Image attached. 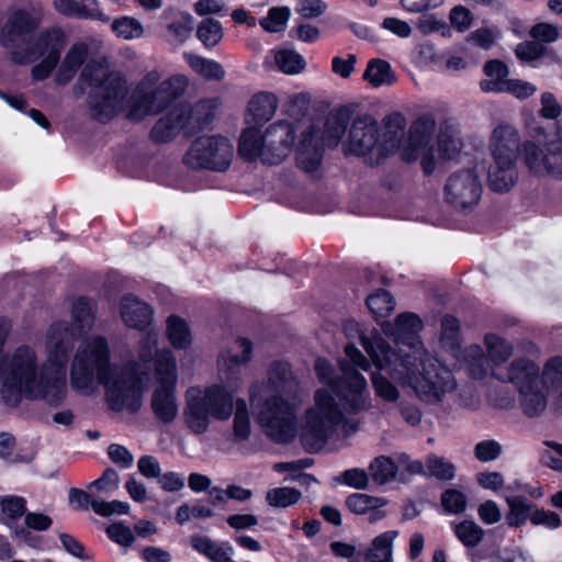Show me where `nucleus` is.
<instances>
[{
    "label": "nucleus",
    "mask_w": 562,
    "mask_h": 562,
    "mask_svg": "<svg viewBox=\"0 0 562 562\" xmlns=\"http://www.w3.org/2000/svg\"><path fill=\"white\" fill-rule=\"evenodd\" d=\"M278 99L273 93L259 92L248 102V121L257 125L268 122L276 113Z\"/></svg>",
    "instance_id": "33"
},
{
    "label": "nucleus",
    "mask_w": 562,
    "mask_h": 562,
    "mask_svg": "<svg viewBox=\"0 0 562 562\" xmlns=\"http://www.w3.org/2000/svg\"><path fill=\"white\" fill-rule=\"evenodd\" d=\"M158 333L154 329H149L146 336L139 341L138 347V359L144 364L154 361V367H157V356L168 349L158 350Z\"/></svg>",
    "instance_id": "54"
},
{
    "label": "nucleus",
    "mask_w": 562,
    "mask_h": 562,
    "mask_svg": "<svg viewBox=\"0 0 562 562\" xmlns=\"http://www.w3.org/2000/svg\"><path fill=\"white\" fill-rule=\"evenodd\" d=\"M359 340L378 369L402 386H411L424 402L435 404L456 389L452 372L434 358L398 353L379 335L360 333Z\"/></svg>",
    "instance_id": "2"
},
{
    "label": "nucleus",
    "mask_w": 562,
    "mask_h": 562,
    "mask_svg": "<svg viewBox=\"0 0 562 562\" xmlns=\"http://www.w3.org/2000/svg\"><path fill=\"white\" fill-rule=\"evenodd\" d=\"M97 303L87 297H79L72 306V318L80 330H89L94 324Z\"/></svg>",
    "instance_id": "44"
},
{
    "label": "nucleus",
    "mask_w": 562,
    "mask_h": 562,
    "mask_svg": "<svg viewBox=\"0 0 562 562\" xmlns=\"http://www.w3.org/2000/svg\"><path fill=\"white\" fill-rule=\"evenodd\" d=\"M54 5L64 15L102 20L104 22L110 20L103 16L95 0H55Z\"/></svg>",
    "instance_id": "35"
},
{
    "label": "nucleus",
    "mask_w": 562,
    "mask_h": 562,
    "mask_svg": "<svg viewBox=\"0 0 562 562\" xmlns=\"http://www.w3.org/2000/svg\"><path fill=\"white\" fill-rule=\"evenodd\" d=\"M188 86L189 79L184 75L177 74L162 80L159 71H148L132 90L127 119L139 122L162 113L184 94Z\"/></svg>",
    "instance_id": "6"
},
{
    "label": "nucleus",
    "mask_w": 562,
    "mask_h": 562,
    "mask_svg": "<svg viewBox=\"0 0 562 562\" xmlns=\"http://www.w3.org/2000/svg\"><path fill=\"white\" fill-rule=\"evenodd\" d=\"M218 105V98L202 99L193 105L189 103L178 104V110L184 112L182 119L186 125V135L198 133L211 124Z\"/></svg>",
    "instance_id": "25"
},
{
    "label": "nucleus",
    "mask_w": 562,
    "mask_h": 562,
    "mask_svg": "<svg viewBox=\"0 0 562 562\" xmlns=\"http://www.w3.org/2000/svg\"><path fill=\"white\" fill-rule=\"evenodd\" d=\"M318 138L315 126H311L302 134L295 155L296 166L311 176L317 175L323 161L324 146Z\"/></svg>",
    "instance_id": "24"
},
{
    "label": "nucleus",
    "mask_w": 562,
    "mask_h": 562,
    "mask_svg": "<svg viewBox=\"0 0 562 562\" xmlns=\"http://www.w3.org/2000/svg\"><path fill=\"white\" fill-rule=\"evenodd\" d=\"M456 537L467 548L477 547L485 535L484 529L474 520H462L453 525Z\"/></svg>",
    "instance_id": "43"
},
{
    "label": "nucleus",
    "mask_w": 562,
    "mask_h": 562,
    "mask_svg": "<svg viewBox=\"0 0 562 562\" xmlns=\"http://www.w3.org/2000/svg\"><path fill=\"white\" fill-rule=\"evenodd\" d=\"M422 326V321L416 314L405 312L397 315L394 323H384L382 329L394 338L395 347L387 344L392 349L402 355L417 356L423 353L422 342L416 337Z\"/></svg>",
    "instance_id": "19"
},
{
    "label": "nucleus",
    "mask_w": 562,
    "mask_h": 562,
    "mask_svg": "<svg viewBox=\"0 0 562 562\" xmlns=\"http://www.w3.org/2000/svg\"><path fill=\"white\" fill-rule=\"evenodd\" d=\"M278 68L288 75L300 74L305 68V59L293 49L279 50L274 55Z\"/></svg>",
    "instance_id": "49"
},
{
    "label": "nucleus",
    "mask_w": 562,
    "mask_h": 562,
    "mask_svg": "<svg viewBox=\"0 0 562 562\" xmlns=\"http://www.w3.org/2000/svg\"><path fill=\"white\" fill-rule=\"evenodd\" d=\"M521 157L532 176L562 180V138L527 140L522 144Z\"/></svg>",
    "instance_id": "15"
},
{
    "label": "nucleus",
    "mask_w": 562,
    "mask_h": 562,
    "mask_svg": "<svg viewBox=\"0 0 562 562\" xmlns=\"http://www.w3.org/2000/svg\"><path fill=\"white\" fill-rule=\"evenodd\" d=\"M190 544L211 562H235L232 559L233 548L228 543L218 544L206 536L194 535L190 539Z\"/></svg>",
    "instance_id": "36"
},
{
    "label": "nucleus",
    "mask_w": 562,
    "mask_h": 562,
    "mask_svg": "<svg viewBox=\"0 0 562 562\" xmlns=\"http://www.w3.org/2000/svg\"><path fill=\"white\" fill-rule=\"evenodd\" d=\"M457 361L460 369L474 380L482 381L491 375V363L485 350L477 344L460 349L457 355Z\"/></svg>",
    "instance_id": "28"
},
{
    "label": "nucleus",
    "mask_w": 562,
    "mask_h": 562,
    "mask_svg": "<svg viewBox=\"0 0 562 562\" xmlns=\"http://www.w3.org/2000/svg\"><path fill=\"white\" fill-rule=\"evenodd\" d=\"M367 305L376 317H385L395 307V300L390 292L378 290L367 299Z\"/></svg>",
    "instance_id": "55"
},
{
    "label": "nucleus",
    "mask_w": 562,
    "mask_h": 562,
    "mask_svg": "<svg viewBox=\"0 0 562 562\" xmlns=\"http://www.w3.org/2000/svg\"><path fill=\"white\" fill-rule=\"evenodd\" d=\"M438 148L446 159L453 158L461 149L460 127L454 119L441 122L437 137Z\"/></svg>",
    "instance_id": "34"
},
{
    "label": "nucleus",
    "mask_w": 562,
    "mask_h": 562,
    "mask_svg": "<svg viewBox=\"0 0 562 562\" xmlns=\"http://www.w3.org/2000/svg\"><path fill=\"white\" fill-rule=\"evenodd\" d=\"M445 200L457 210H468L475 206L482 195L480 176L474 169L453 172L445 184Z\"/></svg>",
    "instance_id": "17"
},
{
    "label": "nucleus",
    "mask_w": 562,
    "mask_h": 562,
    "mask_svg": "<svg viewBox=\"0 0 562 562\" xmlns=\"http://www.w3.org/2000/svg\"><path fill=\"white\" fill-rule=\"evenodd\" d=\"M380 147V127L378 122L368 114L357 116L349 128L348 140L344 146L345 154L367 158L368 165L378 157Z\"/></svg>",
    "instance_id": "18"
},
{
    "label": "nucleus",
    "mask_w": 562,
    "mask_h": 562,
    "mask_svg": "<svg viewBox=\"0 0 562 562\" xmlns=\"http://www.w3.org/2000/svg\"><path fill=\"white\" fill-rule=\"evenodd\" d=\"M341 429L345 434L357 430L333 393L326 389L314 394V406L305 413V422L301 429L300 440L310 453L321 450L327 441Z\"/></svg>",
    "instance_id": "5"
},
{
    "label": "nucleus",
    "mask_w": 562,
    "mask_h": 562,
    "mask_svg": "<svg viewBox=\"0 0 562 562\" xmlns=\"http://www.w3.org/2000/svg\"><path fill=\"white\" fill-rule=\"evenodd\" d=\"M346 358L341 359V376L336 383L340 400L345 402L348 413L357 414L370 407V393L366 378L359 372L371 368L370 361L352 344L345 346Z\"/></svg>",
    "instance_id": "10"
},
{
    "label": "nucleus",
    "mask_w": 562,
    "mask_h": 562,
    "mask_svg": "<svg viewBox=\"0 0 562 562\" xmlns=\"http://www.w3.org/2000/svg\"><path fill=\"white\" fill-rule=\"evenodd\" d=\"M233 412V394L221 385H212L204 390L191 387L186 392L183 418L187 427L194 435L205 434L212 417L226 420Z\"/></svg>",
    "instance_id": "9"
},
{
    "label": "nucleus",
    "mask_w": 562,
    "mask_h": 562,
    "mask_svg": "<svg viewBox=\"0 0 562 562\" xmlns=\"http://www.w3.org/2000/svg\"><path fill=\"white\" fill-rule=\"evenodd\" d=\"M396 472L397 467L394 461L384 456L375 458L369 467L370 477L378 485H384L393 481Z\"/></svg>",
    "instance_id": "45"
},
{
    "label": "nucleus",
    "mask_w": 562,
    "mask_h": 562,
    "mask_svg": "<svg viewBox=\"0 0 562 562\" xmlns=\"http://www.w3.org/2000/svg\"><path fill=\"white\" fill-rule=\"evenodd\" d=\"M349 124V114L346 111H337L326 117L323 130H315L318 132V139L323 146L336 147L347 131Z\"/></svg>",
    "instance_id": "32"
},
{
    "label": "nucleus",
    "mask_w": 562,
    "mask_h": 562,
    "mask_svg": "<svg viewBox=\"0 0 562 562\" xmlns=\"http://www.w3.org/2000/svg\"><path fill=\"white\" fill-rule=\"evenodd\" d=\"M120 475L113 468H108L101 477L90 484V488H97L99 492L112 494L119 488Z\"/></svg>",
    "instance_id": "62"
},
{
    "label": "nucleus",
    "mask_w": 562,
    "mask_h": 562,
    "mask_svg": "<svg viewBox=\"0 0 562 562\" xmlns=\"http://www.w3.org/2000/svg\"><path fill=\"white\" fill-rule=\"evenodd\" d=\"M112 31L123 40L139 38L144 33L142 23L133 16H121L111 24Z\"/></svg>",
    "instance_id": "51"
},
{
    "label": "nucleus",
    "mask_w": 562,
    "mask_h": 562,
    "mask_svg": "<svg viewBox=\"0 0 562 562\" xmlns=\"http://www.w3.org/2000/svg\"><path fill=\"white\" fill-rule=\"evenodd\" d=\"M363 78L375 88L384 85L391 86L396 80V76L392 70L391 65L386 60L379 58L371 59L368 63Z\"/></svg>",
    "instance_id": "39"
},
{
    "label": "nucleus",
    "mask_w": 562,
    "mask_h": 562,
    "mask_svg": "<svg viewBox=\"0 0 562 562\" xmlns=\"http://www.w3.org/2000/svg\"><path fill=\"white\" fill-rule=\"evenodd\" d=\"M234 147L222 136L198 137L189 147L183 162L191 169L225 171L232 161Z\"/></svg>",
    "instance_id": "14"
},
{
    "label": "nucleus",
    "mask_w": 562,
    "mask_h": 562,
    "mask_svg": "<svg viewBox=\"0 0 562 562\" xmlns=\"http://www.w3.org/2000/svg\"><path fill=\"white\" fill-rule=\"evenodd\" d=\"M374 371L371 374V382L374 393L384 402L395 403L400 398V391L397 387L380 371Z\"/></svg>",
    "instance_id": "52"
},
{
    "label": "nucleus",
    "mask_w": 562,
    "mask_h": 562,
    "mask_svg": "<svg viewBox=\"0 0 562 562\" xmlns=\"http://www.w3.org/2000/svg\"><path fill=\"white\" fill-rule=\"evenodd\" d=\"M75 342L74 329L66 322L54 323L47 335L48 362L56 368L58 374L65 376V367Z\"/></svg>",
    "instance_id": "22"
},
{
    "label": "nucleus",
    "mask_w": 562,
    "mask_h": 562,
    "mask_svg": "<svg viewBox=\"0 0 562 562\" xmlns=\"http://www.w3.org/2000/svg\"><path fill=\"white\" fill-rule=\"evenodd\" d=\"M515 53L519 59L532 61L544 55L546 47L538 42H525L517 45Z\"/></svg>",
    "instance_id": "64"
},
{
    "label": "nucleus",
    "mask_w": 562,
    "mask_h": 562,
    "mask_svg": "<svg viewBox=\"0 0 562 562\" xmlns=\"http://www.w3.org/2000/svg\"><path fill=\"white\" fill-rule=\"evenodd\" d=\"M0 507L3 514V520L8 526L16 521L26 514V501L20 496L0 497Z\"/></svg>",
    "instance_id": "50"
},
{
    "label": "nucleus",
    "mask_w": 562,
    "mask_h": 562,
    "mask_svg": "<svg viewBox=\"0 0 562 562\" xmlns=\"http://www.w3.org/2000/svg\"><path fill=\"white\" fill-rule=\"evenodd\" d=\"M153 314L151 307L134 294H126L121 300V318L131 328L146 330L151 324Z\"/></svg>",
    "instance_id": "29"
},
{
    "label": "nucleus",
    "mask_w": 562,
    "mask_h": 562,
    "mask_svg": "<svg viewBox=\"0 0 562 562\" xmlns=\"http://www.w3.org/2000/svg\"><path fill=\"white\" fill-rule=\"evenodd\" d=\"M473 452L480 462L485 463L496 460L502 454L503 447L494 439H486L477 442Z\"/></svg>",
    "instance_id": "59"
},
{
    "label": "nucleus",
    "mask_w": 562,
    "mask_h": 562,
    "mask_svg": "<svg viewBox=\"0 0 562 562\" xmlns=\"http://www.w3.org/2000/svg\"><path fill=\"white\" fill-rule=\"evenodd\" d=\"M80 83L90 87L88 92V108L91 117L105 123L112 120L123 109L128 86L126 78L117 71H111L109 67L97 60H90L81 70Z\"/></svg>",
    "instance_id": "4"
},
{
    "label": "nucleus",
    "mask_w": 562,
    "mask_h": 562,
    "mask_svg": "<svg viewBox=\"0 0 562 562\" xmlns=\"http://www.w3.org/2000/svg\"><path fill=\"white\" fill-rule=\"evenodd\" d=\"M520 147L518 131L508 124H499L490 139L491 161L487 168V183L492 191L508 192L518 181L516 160Z\"/></svg>",
    "instance_id": "8"
},
{
    "label": "nucleus",
    "mask_w": 562,
    "mask_h": 562,
    "mask_svg": "<svg viewBox=\"0 0 562 562\" xmlns=\"http://www.w3.org/2000/svg\"><path fill=\"white\" fill-rule=\"evenodd\" d=\"M101 385L109 406L115 412L135 413L142 406L143 379L136 364L116 367Z\"/></svg>",
    "instance_id": "11"
},
{
    "label": "nucleus",
    "mask_w": 562,
    "mask_h": 562,
    "mask_svg": "<svg viewBox=\"0 0 562 562\" xmlns=\"http://www.w3.org/2000/svg\"><path fill=\"white\" fill-rule=\"evenodd\" d=\"M497 381L513 384L522 413L538 417L546 411L551 391L562 386V358L549 359L543 370L527 357L515 358L510 371L498 375Z\"/></svg>",
    "instance_id": "3"
},
{
    "label": "nucleus",
    "mask_w": 562,
    "mask_h": 562,
    "mask_svg": "<svg viewBox=\"0 0 562 562\" xmlns=\"http://www.w3.org/2000/svg\"><path fill=\"white\" fill-rule=\"evenodd\" d=\"M183 114L184 112L178 110L176 105L155 123L150 131V138L156 143H168L181 131L186 134V125L182 119Z\"/></svg>",
    "instance_id": "30"
},
{
    "label": "nucleus",
    "mask_w": 562,
    "mask_h": 562,
    "mask_svg": "<svg viewBox=\"0 0 562 562\" xmlns=\"http://www.w3.org/2000/svg\"><path fill=\"white\" fill-rule=\"evenodd\" d=\"M65 47V34L60 29H48L40 34L33 45H29L23 52L13 53V61L26 65L44 57L32 69V76L36 80H44L56 68L60 54Z\"/></svg>",
    "instance_id": "13"
},
{
    "label": "nucleus",
    "mask_w": 562,
    "mask_h": 562,
    "mask_svg": "<svg viewBox=\"0 0 562 562\" xmlns=\"http://www.w3.org/2000/svg\"><path fill=\"white\" fill-rule=\"evenodd\" d=\"M233 431L236 441H245L250 437V417L247 403L244 398H237L235 402Z\"/></svg>",
    "instance_id": "46"
},
{
    "label": "nucleus",
    "mask_w": 562,
    "mask_h": 562,
    "mask_svg": "<svg viewBox=\"0 0 562 562\" xmlns=\"http://www.w3.org/2000/svg\"><path fill=\"white\" fill-rule=\"evenodd\" d=\"M302 498V493L289 486L274 487L267 492L266 501L274 508H286L296 504Z\"/></svg>",
    "instance_id": "47"
},
{
    "label": "nucleus",
    "mask_w": 562,
    "mask_h": 562,
    "mask_svg": "<svg viewBox=\"0 0 562 562\" xmlns=\"http://www.w3.org/2000/svg\"><path fill=\"white\" fill-rule=\"evenodd\" d=\"M484 350L491 363V376L497 380L498 375H503L510 371L513 360L505 366V363L514 355V346L504 337L494 333H487L483 338Z\"/></svg>",
    "instance_id": "26"
},
{
    "label": "nucleus",
    "mask_w": 562,
    "mask_h": 562,
    "mask_svg": "<svg viewBox=\"0 0 562 562\" xmlns=\"http://www.w3.org/2000/svg\"><path fill=\"white\" fill-rule=\"evenodd\" d=\"M441 505L449 514H461L467 508V497L458 490L449 488L441 494Z\"/></svg>",
    "instance_id": "58"
},
{
    "label": "nucleus",
    "mask_w": 562,
    "mask_h": 562,
    "mask_svg": "<svg viewBox=\"0 0 562 562\" xmlns=\"http://www.w3.org/2000/svg\"><path fill=\"white\" fill-rule=\"evenodd\" d=\"M397 530H389L376 536L364 553L367 562H389L392 559L393 542L397 538Z\"/></svg>",
    "instance_id": "37"
},
{
    "label": "nucleus",
    "mask_w": 562,
    "mask_h": 562,
    "mask_svg": "<svg viewBox=\"0 0 562 562\" xmlns=\"http://www.w3.org/2000/svg\"><path fill=\"white\" fill-rule=\"evenodd\" d=\"M235 347L240 353L228 350L218 358L220 376L227 383L237 380L241 366L251 359L252 344L250 340L239 338L235 341Z\"/></svg>",
    "instance_id": "27"
},
{
    "label": "nucleus",
    "mask_w": 562,
    "mask_h": 562,
    "mask_svg": "<svg viewBox=\"0 0 562 562\" xmlns=\"http://www.w3.org/2000/svg\"><path fill=\"white\" fill-rule=\"evenodd\" d=\"M156 378L159 386L153 392L151 409L158 420L171 424L179 413L176 397L177 364L171 351L157 356Z\"/></svg>",
    "instance_id": "12"
},
{
    "label": "nucleus",
    "mask_w": 562,
    "mask_h": 562,
    "mask_svg": "<svg viewBox=\"0 0 562 562\" xmlns=\"http://www.w3.org/2000/svg\"><path fill=\"white\" fill-rule=\"evenodd\" d=\"M108 340L101 336L85 339L76 350L70 366V385L82 394L93 393L116 368L110 362Z\"/></svg>",
    "instance_id": "7"
},
{
    "label": "nucleus",
    "mask_w": 562,
    "mask_h": 562,
    "mask_svg": "<svg viewBox=\"0 0 562 562\" xmlns=\"http://www.w3.org/2000/svg\"><path fill=\"white\" fill-rule=\"evenodd\" d=\"M196 35L206 47H214L223 38L222 24L211 18L204 19L198 26Z\"/></svg>",
    "instance_id": "56"
},
{
    "label": "nucleus",
    "mask_w": 562,
    "mask_h": 562,
    "mask_svg": "<svg viewBox=\"0 0 562 562\" xmlns=\"http://www.w3.org/2000/svg\"><path fill=\"white\" fill-rule=\"evenodd\" d=\"M435 131L436 120L432 114L424 113L418 115L409 126L407 139L401 151L402 160L413 162L419 159L422 150L431 148L430 143Z\"/></svg>",
    "instance_id": "21"
},
{
    "label": "nucleus",
    "mask_w": 562,
    "mask_h": 562,
    "mask_svg": "<svg viewBox=\"0 0 562 562\" xmlns=\"http://www.w3.org/2000/svg\"><path fill=\"white\" fill-rule=\"evenodd\" d=\"M506 503L509 507L506 515L508 526L518 528L525 525L528 519L531 520L535 504L530 503L526 497H507Z\"/></svg>",
    "instance_id": "41"
},
{
    "label": "nucleus",
    "mask_w": 562,
    "mask_h": 562,
    "mask_svg": "<svg viewBox=\"0 0 562 562\" xmlns=\"http://www.w3.org/2000/svg\"><path fill=\"white\" fill-rule=\"evenodd\" d=\"M266 149V143L263 135L257 128H247L243 132L239 144L238 153L241 157L247 160H255L260 158L263 162V150Z\"/></svg>",
    "instance_id": "38"
},
{
    "label": "nucleus",
    "mask_w": 562,
    "mask_h": 562,
    "mask_svg": "<svg viewBox=\"0 0 562 562\" xmlns=\"http://www.w3.org/2000/svg\"><path fill=\"white\" fill-rule=\"evenodd\" d=\"M291 15L289 7H273L269 10L268 15L259 21L260 26L270 33L281 32Z\"/></svg>",
    "instance_id": "53"
},
{
    "label": "nucleus",
    "mask_w": 562,
    "mask_h": 562,
    "mask_svg": "<svg viewBox=\"0 0 562 562\" xmlns=\"http://www.w3.org/2000/svg\"><path fill=\"white\" fill-rule=\"evenodd\" d=\"M345 504L351 513L356 515H366L370 509L382 508L386 504V501L382 497L355 493L346 498Z\"/></svg>",
    "instance_id": "48"
},
{
    "label": "nucleus",
    "mask_w": 562,
    "mask_h": 562,
    "mask_svg": "<svg viewBox=\"0 0 562 562\" xmlns=\"http://www.w3.org/2000/svg\"><path fill=\"white\" fill-rule=\"evenodd\" d=\"M184 58L188 65L206 80L220 81L226 75L225 68L214 59H207L193 54H186Z\"/></svg>",
    "instance_id": "40"
},
{
    "label": "nucleus",
    "mask_w": 562,
    "mask_h": 562,
    "mask_svg": "<svg viewBox=\"0 0 562 562\" xmlns=\"http://www.w3.org/2000/svg\"><path fill=\"white\" fill-rule=\"evenodd\" d=\"M427 470L430 475L442 481H450L456 475V467L445 458L435 454L428 457Z\"/></svg>",
    "instance_id": "57"
},
{
    "label": "nucleus",
    "mask_w": 562,
    "mask_h": 562,
    "mask_svg": "<svg viewBox=\"0 0 562 562\" xmlns=\"http://www.w3.org/2000/svg\"><path fill=\"white\" fill-rule=\"evenodd\" d=\"M42 22V14L34 8L13 9L9 12L0 35L1 44L11 52H23L29 46Z\"/></svg>",
    "instance_id": "16"
},
{
    "label": "nucleus",
    "mask_w": 562,
    "mask_h": 562,
    "mask_svg": "<svg viewBox=\"0 0 562 562\" xmlns=\"http://www.w3.org/2000/svg\"><path fill=\"white\" fill-rule=\"evenodd\" d=\"M91 508L95 514L102 517H109L113 514H127L130 505L121 501L106 502L97 499L91 502Z\"/></svg>",
    "instance_id": "63"
},
{
    "label": "nucleus",
    "mask_w": 562,
    "mask_h": 562,
    "mask_svg": "<svg viewBox=\"0 0 562 562\" xmlns=\"http://www.w3.org/2000/svg\"><path fill=\"white\" fill-rule=\"evenodd\" d=\"M167 337L176 349H186L191 345V331L188 323L177 315L167 318Z\"/></svg>",
    "instance_id": "42"
},
{
    "label": "nucleus",
    "mask_w": 562,
    "mask_h": 562,
    "mask_svg": "<svg viewBox=\"0 0 562 562\" xmlns=\"http://www.w3.org/2000/svg\"><path fill=\"white\" fill-rule=\"evenodd\" d=\"M267 382L256 381L249 400L257 423L277 443H289L296 435V409L300 405V381L291 364L276 360L267 370Z\"/></svg>",
    "instance_id": "1"
},
{
    "label": "nucleus",
    "mask_w": 562,
    "mask_h": 562,
    "mask_svg": "<svg viewBox=\"0 0 562 562\" xmlns=\"http://www.w3.org/2000/svg\"><path fill=\"white\" fill-rule=\"evenodd\" d=\"M294 139L295 131L291 123L280 121L270 125L263 134V164H281L291 153Z\"/></svg>",
    "instance_id": "20"
},
{
    "label": "nucleus",
    "mask_w": 562,
    "mask_h": 562,
    "mask_svg": "<svg viewBox=\"0 0 562 562\" xmlns=\"http://www.w3.org/2000/svg\"><path fill=\"white\" fill-rule=\"evenodd\" d=\"M89 48L85 43L74 44L66 53L55 75V82L65 86L72 80L78 69L85 64Z\"/></svg>",
    "instance_id": "31"
},
{
    "label": "nucleus",
    "mask_w": 562,
    "mask_h": 562,
    "mask_svg": "<svg viewBox=\"0 0 562 562\" xmlns=\"http://www.w3.org/2000/svg\"><path fill=\"white\" fill-rule=\"evenodd\" d=\"M106 535L112 541L122 547H131L135 541L132 529L122 522L110 525L106 528Z\"/></svg>",
    "instance_id": "61"
},
{
    "label": "nucleus",
    "mask_w": 562,
    "mask_h": 562,
    "mask_svg": "<svg viewBox=\"0 0 562 562\" xmlns=\"http://www.w3.org/2000/svg\"><path fill=\"white\" fill-rule=\"evenodd\" d=\"M337 480L356 490H366L369 485L370 474L363 469L353 468L344 471Z\"/></svg>",
    "instance_id": "60"
},
{
    "label": "nucleus",
    "mask_w": 562,
    "mask_h": 562,
    "mask_svg": "<svg viewBox=\"0 0 562 562\" xmlns=\"http://www.w3.org/2000/svg\"><path fill=\"white\" fill-rule=\"evenodd\" d=\"M406 119L403 114L396 112L386 116L383 121V133H380V147H378V157L371 160V167L379 166L383 160L396 150H401L403 142Z\"/></svg>",
    "instance_id": "23"
}]
</instances>
